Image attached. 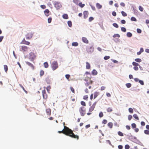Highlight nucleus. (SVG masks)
I'll return each instance as SVG.
<instances>
[{
	"label": "nucleus",
	"mask_w": 149,
	"mask_h": 149,
	"mask_svg": "<svg viewBox=\"0 0 149 149\" xmlns=\"http://www.w3.org/2000/svg\"><path fill=\"white\" fill-rule=\"evenodd\" d=\"M58 132L59 133H62L73 138L76 139H79V136L78 135H75L71 129L65 126L64 127V129L62 130L58 131Z\"/></svg>",
	"instance_id": "1"
},
{
	"label": "nucleus",
	"mask_w": 149,
	"mask_h": 149,
	"mask_svg": "<svg viewBox=\"0 0 149 149\" xmlns=\"http://www.w3.org/2000/svg\"><path fill=\"white\" fill-rule=\"evenodd\" d=\"M51 67L52 70L54 71L58 67V65L57 61H54L51 64Z\"/></svg>",
	"instance_id": "2"
},
{
	"label": "nucleus",
	"mask_w": 149,
	"mask_h": 149,
	"mask_svg": "<svg viewBox=\"0 0 149 149\" xmlns=\"http://www.w3.org/2000/svg\"><path fill=\"white\" fill-rule=\"evenodd\" d=\"M36 58V56L34 53L31 52L29 54V59L31 61H33Z\"/></svg>",
	"instance_id": "3"
},
{
	"label": "nucleus",
	"mask_w": 149,
	"mask_h": 149,
	"mask_svg": "<svg viewBox=\"0 0 149 149\" xmlns=\"http://www.w3.org/2000/svg\"><path fill=\"white\" fill-rule=\"evenodd\" d=\"M79 111L80 113L81 116H84L85 113V108L84 107H81L79 109Z\"/></svg>",
	"instance_id": "4"
},
{
	"label": "nucleus",
	"mask_w": 149,
	"mask_h": 149,
	"mask_svg": "<svg viewBox=\"0 0 149 149\" xmlns=\"http://www.w3.org/2000/svg\"><path fill=\"white\" fill-rule=\"evenodd\" d=\"M34 33H33L32 32L27 33L25 35L26 38V39H30L33 37Z\"/></svg>",
	"instance_id": "5"
},
{
	"label": "nucleus",
	"mask_w": 149,
	"mask_h": 149,
	"mask_svg": "<svg viewBox=\"0 0 149 149\" xmlns=\"http://www.w3.org/2000/svg\"><path fill=\"white\" fill-rule=\"evenodd\" d=\"M54 5L55 7L56 8V9L57 10L58 9L60 8H61L62 6V5L60 3L55 1L54 2Z\"/></svg>",
	"instance_id": "6"
},
{
	"label": "nucleus",
	"mask_w": 149,
	"mask_h": 149,
	"mask_svg": "<svg viewBox=\"0 0 149 149\" xmlns=\"http://www.w3.org/2000/svg\"><path fill=\"white\" fill-rule=\"evenodd\" d=\"M87 51L88 53H91L94 51V47L92 46H90L87 48Z\"/></svg>",
	"instance_id": "7"
},
{
	"label": "nucleus",
	"mask_w": 149,
	"mask_h": 149,
	"mask_svg": "<svg viewBox=\"0 0 149 149\" xmlns=\"http://www.w3.org/2000/svg\"><path fill=\"white\" fill-rule=\"evenodd\" d=\"M134 80L136 82H139V83L142 85L144 84V83L143 81L142 80H139L138 78H135Z\"/></svg>",
	"instance_id": "8"
},
{
	"label": "nucleus",
	"mask_w": 149,
	"mask_h": 149,
	"mask_svg": "<svg viewBox=\"0 0 149 149\" xmlns=\"http://www.w3.org/2000/svg\"><path fill=\"white\" fill-rule=\"evenodd\" d=\"M96 104V103L95 102L92 105V106L89 109V111L90 112H92L94 110V109L95 108V107Z\"/></svg>",
	"instance_id": "9"
},
{
	"label": "nucleus",
	"mask_w": 149,
	"mask_h": 149,
	"mask_svg": "<svg viewBox=\"0 0 149 149\" xmlns=\"http://www.w3.org/2000/svg\"><path fill=\"white\" fill-rule=\"evenodd\" d=\"M83 13L84 15V18L85 19H86L88 17V12L87 11H84Z\"/></svg>",
	"instance_id": "10"
},
{
	"label": "nucleus",
	"mask_w": 149,
	"mask_h": 149,
	"mask_svg": "<svg viewBox=\"0 0 149 149\" xmlns=\"http://www.w3.org/2000/svg\"><path fill=\"white\" fill-rule=\"evenodd\" d=\"M26 64L31 67L33 70L34 69V66L32 63L28 61L26 62Z\"/></svg>",
	"instance_id": "11"
},
{
	"label": "nucleus",
	"mask_w": 149,
	"mask_h": 149,
	"mask_svg": "<svg viewBox=\"0 0 149 149\" xmlns=\"http://www.w3.org/2000/svg\"><path fill=\"white\" fill-rule=\"evenodd\" d=\"M50 11L48 9H45L44 11V13L45 15L47 17L49 16V13Z\"/></svg>",
	"instance_id": "12"
},
{
	"label": "nucleus",
	"mask_w": 149,
	"mask_h": 149,
	"mask_svg": "<svg viewBox=\"0 0 149 149\" xmlns=\"http://www.w3.org/2000/svg\"><path fill=\"white\" fill-rule=\"evenodd\" d=\"M82 41L86 43H88V41L87 39L84 37H83L82 38Z\"/></svg>",
	"instance_id": "13"
},
{
	"label": "nucleus",
	"mask_w": 149,
	"mask_h": 149,
	"mask_svg": "<svg viewBox=\"0 0 149 149\" xmlns=\"http://www.w3.org/2000/svg\"><path fill=\"white\" fill-rule=\"evenodd\" d=\"M46 112L48 115L50 116L51 115V110L50 109H47L46 110Z\"/></svg>",
	"instance_id": "14"
},
{
	"label": "nucleus",
	"mask_w": 149,
	"mask_h": 149,
	"mask_svg": "<svg viewBox=\"0 0 149 149\" xmlns=\"http://www.w3.org/2000/svg\"><path fill=\"white\" fill-rule=\"evenodd\" d=\"M91 73L93 75H95L97 74V72L95 69H93Z\"/></svg>",
	"instance_id": "15"
},
{
	"label": "nucleus",
	"mask_w": 149,
	"mask_h": 149,
	"mask_svg": "<svg viewBox=\"0 0 149 149\" xmlns=\"http://www.w3.org/2000/svg\"><path fill=\"white\" fill-rule=\"evenodd\" d=\"M96 6L97 7V8L98 9H100L102 7V5H100L99 3H97L96 4Z\"/></svg>",
	"instance_id": "16"
},
{
	"label": "nucleus",
	"mask_w": 149,
	"mask_h": 149,
	"mask_svg": "<svg viewBox=\"0 0 149 149\" xmlns=\"http://www.w3.org/2000/svg\"><path fill=\"white\" fill-rule=\"evenodd\" d=\"M27 47L26 46H22L21 49L22 50H23V52H25L26 51L27 49Z\"/></svg>",
	"instance_id": "17"
},
{
	"label": "nucleus",
	"mask_w": 149,
	"mask_h": 149,
	"mask_svg": "<svg viewBox=\"0 0 149 149\" xmlns=\"http://www.w3.org/2000/svg\"><path fill=\"white\" fill-rule=\"evenodd\" d=\"M63 18L65 19H67L68 18V15L67 14H64L62 15Z\"/></svg>",
	"instance_id": "18"
},
{
	"label": "nucleus",
	"mask_w": 149,
	"mask_h": 149,
	"mask_svg": "<svg viewBox=\"0 0 149 149\" xmlns=\"http://www.w3.org/2000/svg\"><path fill=\"white\" fill-rule=\"evenodd\" d=\"M46 83L48 84H50L51 83V80L49 79V78H46L45 79Z\"/></svg>",
	"instance_id": "19"
},
{
	"label": "nucleus",
	"mask_w": 149,
	"mask_h": 149,
	"mask_svg": "<svg viewBox=\"0 0 149 149\" xmlns=\"http://www.w3.org/2000/svg\"><path fill=\"white\" fill-rule=\"evenodd\" d=\"M86 63V69H90L91 68V66L90 63L88 62H87Z\"/></svg>",
	"instance_id": "20"
},
{
	"label": "nucleus",
	"mask_w": 149,
	"mask_h": 149,
	"mask_svg": "<svg viewBox=\"0 0 149 149\" xmlns=\"http://www.w3.org/2000/svg\"><path fill=\"white\" fill-rule=\"evenodd\" d=\"M72 46L77 47L78 45V43L77 42H74L72 44Z\"/></svg>",
	"instance_id": "21"
},
{
	"label": "nucleus",
	"mask_w": 149,
	"mask_h": 149,
	"mask_svg": "<svg viewBox=\"0 0 149 149\" xmlns=\"http://www.w3.org/2000/svg\"><path fill=\"white\" fill-rule=\"evenodd\" d=\"M126 35L129 38H130L132 37V34L130 32H127V33Z\"/></svg>",
	"instance_id": "22"
},
{
	"label": "nucleus",
	"mask_w": 149,
	"mask_h": 149,
	"mask_svg": "<svg viewBox=\"0 0 149 149\" xmlns=\"http://www.w3.org/2000/svg\"><path fill=\"white\" fill-rule=\"evenodd\" d=\"M79 6L81 7V8L84 7L85 5L84 4H83L82 2H79L78 4Z\"/></svg>",
	"instance_id": "23"
},
{
	"label": "nucleus",
	"mask_w": 149,
	"mask_h": 149,
	"mask_svg": "<svg viewBox=\"0 0 149 149\" xmlns=\"http://www.w3.org/2000/svg\"><path fill=\"white\" fill-rule=\"evenodd\" d=\"M113 124L111 122L109 123L108 124V126L110 128H112L113 127Z\"/></svg>",
	"instance_id": "24"
},
{
	"label": "nucleus",
	"mask_w": 149,
	"mask_h": 149,
	"mask_svg": "<svg viewBox=\"0 0 149 149\" xmlns=\"http://www.w3.org/2000/svg\"><path fill=\"white\" fill-rule=\"evenodd\" d=\"M44 65L45 68H47L48 66V64L47 62H45L44 63Z\"/></svg>",
	"instance_id": "25"
},
{
	"label": "nucleus",
	"mask_w": 149,
	"mask_h": 149,
	"mask_svg": "<svg viewBox=\"0 0 149 149\" xmlns=\"http://www.w3.org/2000/svg\"><path fill=\"white\" fill-rule=\"evenodd\" d=\"M107 112H111L113 111L112 108L111 107H108L107 109Z\"/></svg>",
	"instance_id": "26"
},
{
	"label": "nucleus",
	"mask_w": 149,
	"mask_h": 149,
	"mask_svg": "<svg viewBox=\"0 0 149 149\" xmlns=\"http://www.w3.org/2000/svg\"><path fill=\"white\" fill-rule=\"evenodd\" d=\"M67 23L68 26L69 27H71L72 26V22L71 21H68L67 22Z\"/></svg>",
	"instance_id": "27"
},
{
	"label": "nucleus",
	"mask_w": 149,
	"mask_h": 149,
	"mask_svg": "<svg viewBox=\"0 0 149 149\" xmlns=\"http://www.w3.org/2000/svg\"><path fill=\"white\" fill-rule=\"evenodd\" d=\"M132 64L134 66H137L139 65L138 63L135 62H133L132 63Z\"/></svg>",
	"instance_id": "28"
},
{
	"label": "nucleus",
	"mask_w": 149,
	"mask_h": 149,
	"mask_svg": "<svg viewBox=\"0 0 149 149\" xmlns=\"http://www.w3.org/2000/svg\"><path fill=\"white\" fill-rule=\"evenodd\" d=\"M134 10V14L136 15H138V11L136 9H134L133 8Z\"/></svg>",
	"instance_id": "29"
},
{
	"label": "nucleus",
	"mask_w": 149,
	"mask_h": 149,
	"mask_svg": "<svg viewBox=\"0 0 149 149\" xmlns=\"http://www.w3.org/2000/svg\"><path fill=\"white\" fill-rule=\"evenodd\" d=\"M121 13L123 17H126L127 16V13L124 11H122L121 12Z\"/></svg>",
	"instance_id": "30"
},
{
	"label": "nucleus",
	"mask_w": 149,
	"mask_h": 149,
	"mask_svg": "<svg viewBox=\"0 0 149 149\" xmlns=\"http://www.w3.org/2000/svg\"><path fill=\"white\" fill-rule=\"evenodd\" d=\"M135 61L137 62L140 63L142 61V60L140 58H136L135 59Z\"/></svg>",
	"instance_id": "31"
},
{
	"label": "nucleus",
	"mask_w": 149,
	"mask_h": 149,
	"mask_svg": "<svg viewBox=\"0 0 149 149\" xmlns=\"http://www.w3.org/2000/svg\"><path fill=\"white\" fill-rule=\"evenodd\" d=\"M120 35L118 34H115L113 36V37L114 38H115L116 37H117L118 38H119L120 37Z\"/></svg>",
	"instance_id": "32"
},
{
	"label": "nucleus",
	"mask_w": 149,
	"mask_h": 149,
	"mask_svg": "<svg viewBox=\"0 0 149 149\" xmlns=\"http://www.w3.org/2000/svg\"><path fill=\"white\" fill-rule=\"evenodd\" d=\"M4 68L5 72H7L8 70V68L7 66L6 65H4Z\"/></svg>",
	"instance_id": "33"
},
{
	"label": "nucleus",
	"mask_w": 149,
	"mask_h": 149,
	"mask_svg": "<svg viewBox=\"0 0 149 149\" xmlns=\"http://www.w3.org/2000/svg\"><path fill=\"white\" fill-rule=\"evenodd\" d=\"M131 20L132 21L136 22L137 21L136 19L134 17H131Z\"/></svg>",
	"instance_id": "34"
},
{
	"label": "nucleus",
	"mask_w": 149,
	"mask_h": 149,
	"mask_svg": "<svg viewBox=\"0 0 149 149\" xmlns=\"http://www.w3.org/2000/svg\"><path fill=\"white\" fill-rule=\"evenodd\" d=\"M133 116L135 119L137 120H139V117L136 114H134L133 115Z\"/></svg>",
	"instance_id": "35"
},
{
	"label": "nucleus",
	"mask_w": 149,
	"mask_h": 149,
	"mask_svg": "<svg viewBox=\"0 0 149 149\" xmlns=\"http://www.w3.org/2000/svg\"><path fill=\"white\" fill-rule=\"evenodd\" d=\"M131 86H132V84L130 83H127L126 84V86L128 88H130L131 87Z\"/></svg>",
	"instance_id": "36"
},
{
	"label": "nucleus",
	"mask_w": 149,
	"mask_h": 149,
	"mask_svg": "<svg viewBox=\"0 0 149 149\" xmlns=\"http://www.w3.org/2000/svg\"><path fill=\"white\" fill-rule=\"evenodd\" d=\"M89 5L91 6L92 9L93 10H95V8L94 6H93L91 3H89Z\"/></svg>",
	"instance_id": "37"
},
{
	"label": "nucleus",
	"mask_w": 149,
	"mask_h": 149,
	"mask_svg": "<svg viewBox=\"0 0 149 149\" xmlns=\"http://www.w3.org/2000/svg\"><path fill=\"white\" fill-rule=\"evenodd\" d=\"M112 25L114 27L116 28H118L119 27L118 25L116 23H113Z\"/></svg>",
	"instance_id": "38"
},
{
	"label": "nucleus",
	"mask_w": 149,
	"mask_h": 149,
	"mask_svg": "<svg viewBox=\"0 0 149 149\" xmlns=\"http://www.w3.org/2000/svg\"><path fill=\"white\" fill-rule=\"evenodd\" d=\"M113 41L116 42H120V40L118 38H115L113 39Z\"/></svg>",
	"instance_id": "39"
},
{
	"label": "nucleus",
	"mask_w": 149,
	"mask_h": 149,
	"mask_svg": "<svg viewBox=\"0 0 149 149\" xmlns=\"http://www.w3.org/2000/svg\"><path fill=\"white\" fill-rule=\"evenodd\" d=\"M42 96L44 99H46L47 97V94H42Z\"/></svg>",
	"instance_id": "40"
},
{
	"label": "nucleus",
	"mask_w": 149,
	"mask_h": 149,
	"mask_svg": "<svg viewBox=\"0 0 149 149\" xmlns=\"http://www.w3.org/2000/svg\"><path fill=\"white\" fill-rule=\"evenodd\" d=\"M121 31L123 32H125L126 31V29L125 27H121Z\"/></svg>",
	"instance_id": "41"
},
{
	"label": "nucleus",
	"mask_w": 149,
	"mask_h": 149,
	"mask_svg": "<svg viewBox=\"0 0 149 149\" xmlns=\"http://www.w3.org/2000/svg\"><path fill=\"white\" fill-rule=\"evenodd\" d=\"M118 134L120 136H124L123 134L121 132L119 131L118 132Z\"/></svg>",
	"instance_id": "42"
},
{
	"label": "nucleus",
	"mask_w": 149,
	"mask_h": 149,
	"mask_svg": "<svg viewBox=\"0 0 149 149\" xmlns=\"http://www.w3.org/2000/svg\"><path fill=\"white\" fill-rule=\"evenodd\" d=\"M136 31H137V33H139V34L141 33L142 32L141 30L140 29H139V28H137V29Z\"/></svg>",
	"instance_id": "43"
},
{
	"label": "nucleus",
	"mask_w": 149,
	"mask_h": 149,
	"mask_svg": "<svg viewBox=\"0 0 149 149\" xmlns=\"http://www.w3.org/2000/svg\"><path fill=\"white\" fill-rule=\"evenodd\" d=\"M44 73V72L43 70H41L40 72V76H42Z\"/></svg>",
	"instance_id": "44"
},
{
	"label": "nucleus",
	"mask_w": 149,
	"mask_h": 149,
	"mask_svg": "<svg viewBox=\"0 0 149 149\" xmlns=\"http://www.w3.org/2000/svg\"><path fill=\"white\" fill-rule=\"evenodd\" d=\"M19 85L20 86V87L22 88L23 90L26 93H27V91L25 90L24 88L23 87V86L21 85V84H19Z\"/></svg>",
	"instance_id": "45"
},
{
	"label": "nucleus",
	"mask_w": 149,
	"mask_h": 149,
	"mask_svg": "<svg viewBox=\"0 0 149 149\" xmlns=\"http://www.w3.org/2000/svg\"><path fill=\"white\" fill-rule=\"evenodd\" d=\"M110 58V57L109 56H105L104 57V59L105 60H107L108 59H109Z\"/></svg>",
	"instance_id": "46"
},
{
	"label": "nucleus",
	"mask_w": 149,
	"mask_h": 149,
	"mask_svg": "<svg viewBox=\"0 0 149 149\" xmlns=\"http://www.w3.org/2000/svg\"><path fill=\"white\" fill-rule=\"evenodd\" d=\"M129 111L130 113H132L133 112V110L132 108H130L129 109Z\"/></svg>",
	"instance_id": "47"
},
{
	"label": "nucleus",
	"mask_w": 149,
	"mask_h": 149,
	"mask_svg": "<svg viewBox=\"0 0 149 149\" xmlns=\"http://www.w3.org/2000/svg\"><path fill=\"white\" fill-rule=\"evenodd\" d=\"M139 10L141 12H142L143 10V8L141 6H139Z\"/></svg>",
	"instance_id": "48"
},
{
	"label": "nucleus",
	"mask_w": 149,
	"mask_h": 149,
	"mask_svg": "<svg viewBox=\"0 0 149 149\" xmlns=\"http://www.w3.org/2000/svg\"><path fill=\"white\" fill-rule=\"evenodd\" d=\"M107 122V120L104 119L102 121V124H106Z\"/></svg>",
	"instance_id": "49"
},
{
	"label": "nucleus",
	"mask_w": 149,
	"mask_h": 149,
	"mask_svg": "<svg viewBox=\"0 0 149 149\" xmlns=\"http://www.w3.org/2000/svg\"><path fill=\"white\" fill-rule=\"evenodd\" d=\"M79 1L78 0H73V2L76 5H77Z\"/></svg>",
	"instance_id": "50"
},
{
	"label": "nucleus",
	"mask_w": 149,
	"mask_h": 149,
	"mask_svg": "<svg viewBox=\"0 0 149 149\" xmlns=\"http://www.w3.org/2000/svg\"><path fill=\"white\" fill-rule=\"evenodd\" d=\"M52 20V17H49L48 19V22L49 23H50L51 22Z\"/></svg>",
	"instance_id": "51"
},
{
	"label": "nucleus",
	"mask_w": 149,
	"mask_h": 149,
	"mask_svg": "<svg viewBox=\"0 0 149 149\" xmlns=\"http://www.w3.org/2000/svg\"><path fill=\"white\" fill-rule=\"evenodd\" d=\"M70 75L69 74H67L65 75V78L67 79H68L70 77Z\"/></svg>",
	"instance_id": "52"
},
{
	"label": "nucleus",
	"mask_w": 149,
	"mask_h": 149,
	"mask_svg": "<svg viewBox=\"0 0 149 149\" xmlns=\"http://www.w3.org/2000/svg\"><path fill=\"white\" fill-rule=\"evenodd\" d=\"M51 88V87L50 86H49L47 87L46 88V89L47 90V92L49 93V91L50 90V89Z\"/></svg>",
	"instance_id": "53"
},
{
	"label": "nucleus",
	"mask_w": 149,
	"mask_h": 149,
	"mask_svg": "<svg viewBox=\"0 0 149 149\" xmlns=\"http://www.w3.org/2000/svg\"><path fill=\"white\" fill-rule=\"evenodd\" d=\"M103 116V114L102 112H101L99 114V116L100 118L102 117Z\"/></svg>",
	"instance_id": "54"
},
{
	"label": "nucleus",
	"mask_w": 149,
	"mask_h": 149,
	"mask_svg": "<svg viewBox=\"0 0 149 149\" xmlns=\"http://www.w3.org/2000/svg\"><path fill=\"white\" fill-rule=\"evenodd\" d=\"M94 18L93 17H91L89 18V21L90 22L92 21L94 19Z\"/></svg>",
	"instance_id": "55"
},
{
	"label": "nucleus",
	"mask_w": 149,
	"mask_h": 149,
	"mask_svg": "<svg viewBox=\"0 0 149 149\" xmlns=\"http://www.w3.org/2000/svg\"><path fill=\"white\" fill-rule=\"evenodd\" d=\"M23 44L25 45H29L30 44V42L28 41H26L25 42H24Z\"/></svg>",
	"instance_id": "56"
},
{
	"label": "nucleus",
	"mask_w": 149,
	"mask_h": 149,
	"mask_svg": "<svg viewBox=\"0 0 149 149\" xmlns=\"http://www.w3.org/2000/svg\"><path fill=\"white\" fill-rule=\"evenodd\" d=\"M144 133L146 134H149V131L146 130L144 131Z\"/></svg>",
	"instance_id": "57"
},
{
	"label": "nucleus",
	"mask_w": 149,
	"mask_h": 149,
	"mask_svg": "<svg viewBox=\"0 0 149 149\" xmlns=\"http://www.w3.org/2000/svg\"><path fill=\"white\" fill-rule=\"evenodd\" d=\"M88 98L87 95H85L83 97V99L86 100H88Z\"/></svg>",
	"instance_id": "58"
},
{
	"label": "nucleus",
	"mask_w": 149,
	"mask_h": 149,
	"mask_svg": "<svg viewBox=\"0 0 149 149\" xmlns=\"http://www.w3.org/2000/svg\"><path fill=\"white\" fill-rule=\"evenodd\" d=\"M40 7L42 9H45L46 8V6L44 5H41Z\"/></svg>",
	"instance_id": "59"
},
{
	"label": "nucleus",
	"mask_w": 149,
	"mask_h": 149,
	"mask_svg": "<svg viewBox=\"0 0 149 149\" xmlns=\"http://www.w3.org/2000/svg\"><path fill=\"white\" fill-rule=\"evenodd\" d=\"M130 146L129 145L127 144L125 146V149H129L130 148Z\"/></svg>",
	"instance_id": "60"
},
{
	"label": "nucleus",
	"mask_w": 149,
	"mask_h": 149,
	"mask_svg": "<svg viewBox=\"0 0 149 149\" xmlns=\"http://www.w3.org/2000/svg\"><path fill=\"white\" fill-rule=\"evenodd\" d=\"M112 15L113 16H116V13L114 11H113L112 12Z\"/></svg>",
	"instance_id": "61"
},
{
	"label": "nucleus",
	"mask_w": 149,
	"mask_h": 149,
	"mask_svg": "<svg viewBox=\"0 0 149 149\" xmlns=\"http://www.w3.org/2000/svg\"><path fill=\"white\" fill-rule=\"evenodd\" d=\"M132 126L133 128H136V125L135 123H132Z\"/></svg>",
	"instance_id": "62"
},
{
	"label": "nucleus",
	"mask_w": 149,
	"mask_h": 149,
	"mask_svg": "<svg viewBox=\"0 0 149 149\" xmlns=\"http://www.w3.org/2000/svg\"><path fill=\"white\" fill-rule=\"evenodd\" d=\"M70 89L71 91L73 93H74V90L72 87H70Z\"/></svg>",
	"instance_id": "63"
},
{
	"label": "nucleus",
	"mask_w": 149,
	"mask_h": 149,
	"mask_svg": "<svg viewBox=\"0 0 149 149\" xmlns=\"http://www.w3.org/2000/svg\"><path fill=\"white\" fill-rule=\"evenodd\" d=\"M81 104L82 105L84 106H85L86 105V103H85V102H84V101H81Z\"/></svg>",
	"instance_id": "64"
}]
</instances>
